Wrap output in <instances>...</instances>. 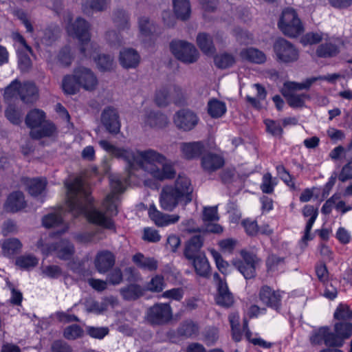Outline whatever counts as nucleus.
<instances>
[{
  "mask_svg": "<svg viewBox=\"0 0 352 352\" xmlns=\"http://www.w3.org/2000/svg\"><path fill=\"white\" fill-rule=\"evenodd\" d=\"M109 183L111 192L107 196L102 204L106 210L105 213L94 207L89 188L81 177H77L72 183L66 184L68 210L74 216L84 214L92 223L108 229L112 228L113 223L110 216L116 215L118 212V193L124 191V185L118 175H111Z\"/></svg>",
  "mask_w": 352,
  "mask_h": 352,
  "instance_id": "obj_1",
  "label": "nucleus"
},
{
  "mask_svg": "<svg viewBox=\"0 0 352 352\" xmlns=\"http://www.w3.org/2000/svg\"><path fill=\"white\" fill-rule=\"evenodd\" d=\"M98 143L101 148L111 155L122 159L126 162L128 178L125 179V183L129 182L137 168L142 169L160 181L173 179L176 175L174 163L156 150L152 148L132 150L120 148L113 146L107 140H100Z\"/></svg>",
  "mask_w": 352,
  "mask_h": 352,
  "instance_id": "obj_2",
  "label": "nucleus"
},
{
  "mask_svg": "<svg viewBox=\"0 0 352 352\" xmlns=\"http://www.w3.org/2000/svg\"><path fill=\"white\" fill-rule=\"evenodd\" d=\"M192 192L190 180L185 175H179L174 184L162 188L160 206L164 210L173 211L179 204L186 206L192 201Z\"/></svg>",
  "mask_w": 352,
  "mask_h": 352,
  "instance_id": "obj_3",
  "label": "nucleus"
},
{
  "mask_svg": "<svg viewBox=\"0 0 352 352\" xmlns=\"http://www.w3.org/2000/svg\"><path fill=\"white\" fill-rule=\"evenodd\" d=\"M65 21L68 23L66 26L67 34L78 40L81 55L87 58L96 59L98 55V45L91 41L88 22L78 17L72 23V16L69 14L66 16Z\"/></svg>",
  "mask_w": 352,
  "mask_h": 352,
  "instance_id": "obj_4",
  "label": "nucleus"
},
{
  "mask_svg": "<svg viewBox=\"0 0 352 352\" xmlns=\"http://www.w3.org/2000/svg\"><path fill=\"white\" fill-rule=\"evenodd\" d=\"M19 96L24 103H33L38 97V91L32 82L21 83L17 80L12 81L5 89L4 98L10 100Z\"/></svg>",
  "mask_w": 352,
  "mask_h": 352,
  "instance_id": "obj_5",
  "label": "nucleus"
},
{
  "mask_svg": "<svg viewBox=\"0 0 352 352\" xmlns=\"http://www.w3.org/2000/svg\"><path fill=\"white\" fill-rule=\"evenodd\" d=\"M278 27L283 34L291 38L296 37L304 32L303 25L297 12L292 8L283 10Z\"/></svg>",
  "mask_w": 352,
  "mask_h": 352,
  "instance_id": "obj_6",
  "label": "nucleus"
},
{
  "mask_svg": "<svg viewBox=\"0 0 352 352\" xmlns=\"http://www.w3.org/2000/svg\"><path fill=\"white\" fill-rule=\"evenodd\" d=\"M314 82V79L308 78L302 83L295 82H285L282 92L283 96L286 98L289 106L293 108L304 107L306 100L309 99V96L305 94H297L296 91L309 89Z\"/></svg>",
  "mask_w": 352,
  "mask_h": 352,
  "instance_id": "obj_7",
  "label": "nucleus"
},
{
  "mask_svg": "<svg viewBox=\"0 0 352 352\" xmlns=\"http://www.w3.org/2000/svg\"><path fill=\"white\" fill-rule=\"evenodd\" d=\"M37 246L43 254L47 256L54 254L57 258L65 261L71 259L75 252L73 244L67 239H61L52 243H43L41 240Z\"/></svg>",
  "mask_w": 352,
  "mask_h": 352,
  "instance_id": "obj_8",
  "label": "nucleus"
},
{
  "mask_svg": "<svg viewBox=\"0 0 352 352\" xmlns=\"http://www.w3.org/2000/svg\"><path fill=\"white\" fill-rule=\"evenodd\" d=\"M172 54L180 61L191 64L199 58V52L191 43L183 41H173L170 44Z\"/></svg>",
  "mask_w": 352,
  "mask_h": 352,
  "instance_id": "obj_9",
  "label": "nucleus"
},
{
  "mask_svg": "<svg viewBox=\"0 0 352 352\" xmlns=\"http://www.w3.org/2000/svg\"><path fill=\"white\" fill-rule=\"evenodd\" d=\"M173 318L172 308L168 303H155L146 313L145 319L151 324L161 325L168 323Z\"/></svg>",
  "mask_w": 352,
  "mask_h": 352,
  "instance_id": "obj_10",
  "label": "nucleus"
},
{
  "mask_svg": "<svg viewBox=\"0 0 352 352\" xmlns=\"http://www.w3.org/2000/svg\"><path fill=\"white\" fill-rule=\"evenodd\" d=\"M274 51L277 61L283 63L296 62L299 58V52L296 47L284 38H279L274 44Z\"/></svg>",
  "mask_w": 352,
  "mask_h": 352,
  "instance_id": "obj_11",
  "label": "nucleus"
},
{
  "mask_svg": "<svg viewBox=\"0 0 352 352\" xmlns=\"http://www.w3.org/2000/svg\"><path fill=\"white\" fill-rule=\"evenodd\" d=\"M241 261L234 263L235 267L243 274L245 279H250L256 276V269L259 263V259L256 255L245 250L241 252Z\"/></svg>",
  "mask_w": 352,
  "mask_h": 352,
  "instance_id": "obj_12",
  "label": "nucleus"
},
{
  "mask_svg": "<svg viewBox=\"0 0 352 352\" xmlns=\"http://www.w3.org/2000/svg\"><path fill=\"white\" fill-rule=\"evenodd\" d=\"M197 115L189 109H182L175 113L173 122L176 127L184 131L192 130L199 123Z\"/></svg>",
  "mask_w": 352,
  "mask_h": 352,
  "instance_id": "obj_13",
  "label": "nucleus"
},
{
  "mask_svg": "<svg viewBox=\"0 0 352 352\" xmlns=\"http://www.w3.org/2000/svg\"><path fill=\"white\" fill-rule=\"evenodd\" d=\"M310 342L312 344H322L327 346L340 347V341L338 338L333 337V333L327 327H322L312 331L310 336Z\"/></svg>",
  "mask_w": 352,
  "mask_h": 352,
  "instance_id": "obj_14",
  "label": "nucleus"
},
{
  "mask_svg": "<svg viewBox=\"0 0 352 352\" xmlns=\"http://www.w3.org/2000/svg\"><path fill=\"white\" fill-rule=\"evenodd\" d=\"M283 292L274 290L269 286H263L259 291L258 298L265 305L278 311L281 306Z\"/></svg>",
  "mask_w": 352,
  "mask_h": 352,
  "instance_id": "obj_15",
  "label": "nucleus"
},
{
  "mask_svg": "<svg viewBox=\"0 0 352 352\" xmlns=\"http://www.w3.org/2000/svg\"><path fill=\"white\" fill-rule=\"evenodd\" d=\"M74 70L75 76L78 78L80 88L89 91L96 89L98 81L96 76L90 69L79 67Z\"/></svg>",
  "mask_w": 352,
  "mask_h": 352,
  "instance_id": "obj_16",
  "label": "nucleus"
},
{
  "mask_svg": "<svg viewBox=\"0 0 352 352\" xmlns=\"http://www.w3.org/2000/svg\"><path fill=\"white\" fill-rule=\"evenodd\" d=\"M101 122L109 133L117 134L120 131V123L116 109L111 107L105 108L101 115Z\"/></svg>",
  "mask_w": 352,
  "mask_h": 352,
  "instance_id": "obj_17",
  "label": "nucleus"
},
{
  "mask_svg": "<svg viewBox=\"0 0 352 352\" xmlns=\"http://www.w3.org/2000/svg\"><path fill=\"white\" fill-rule=\"evenodd\" d=\"M148 213L150 219L159 227H164L175 223L179 219V216L177 214L162 213L156 208L154 204L149 206Z\"/></svg>",
  "mask_w": 352,
  "mask_h": 352,
  "instance_id": "obj_18",
  "label": "nucleus"
},
{
  "mask_svg": "<svg viewBox=\"0 0 352 352\" xmlns=\"http://www.w3.org/2000/svg\"><path fill=\"white\" fill-rule=\"evenodd\" d=\"M179 148L182 157L187 160L197 158L205 151V145L200 141L182 142Z\"/></svg>",
  "mask_w": 352,
  "mask_h": 352,
  "instance_id": "obj_19",
  "label": "nucleus"
},
{
  "mask_svg": "<svg viewBox=\"0 0 352 352\" xmlns=\"http://www.w3.org/2000/svg\"><path fill=\"white\" fill-rule=\"evenodd\" d=\"M119 60L124 68H135L140 62V56L134 49L124 48L120 52Z\"/></svg>",
  "mask_w": 352,
  "mask_h": 352,
  "instance_id": "obj_20",
  "label": "nucleus"
},
{
  "mask_svg": "<svg viewBox=\"0 0 352 352\" xmlns=\"http://www.w3.org/2000/svg\"><path fill=\"white\" fill-rule=\"evenodd\" d=\"M224 164L223 158L216 153H208L201 157V167L208 173H212L221 168Z\"/></svg>",
  "mask_w": 352,
  "mask_h": 352,
  "instance_id": "obj_21",
  "label": "nucleus"
},
{
  "mask_svg": "<svg viewBox=\"0 0 352 352\" xmlns=\"http://www.w3.org/2000/svg\"><path fill=\"white\" fill-rule=\"evenodd\" d=\"M94 263L100 273H105L113 266L115 256L109 251H101L97 254Z\"/></svg>",
  "mask_w": 352,
  "mask_h": 352,
  "instance_id": "obj_22",
  "label": "nucleus"
},
{
  "mask_svg": "<svg viewBox=\"0 0 352 352\" xmlns=\"http://www.w3.org/2000/svg\"><path fill=\"white\" fill-rule=\"evenodd\" d=\"M21 182L28 192L34 197L41 195L47 185V181L43 178H23Z\"/></svg>",
  "mask_w": 352,
  "mask_h": 352,
  "instance_id": "obj_23",
  "label": "nucleus"
},
{
  "mask_svg": "<svg viewBox=\"0 0 352 352\" xmlns=\"http://www.w3.org/2000/svg\"><path fill=\"white\" fill-rule=\"evenodd\" d=\"M302 212L303 216L305 218H309L306 223L305 234L302 238V242L306 245L307 241L311 239V237L310 236V232L312 229L314 222L316 221L318 217V211L317 208H314V206L311 205H306L303 208Z\"/></svg>",
  "mask_w": 352,
  "mask_h": 352,
  "instance_id": "obj_24",
  "label": "nucleus"
},
{
  "mask_svg": "<svg viewBox=\"0 0 352 352\" xmlns=\"http://www.w3.org/2000/svg\"><path fill=\"white\" fill-rule=\"evenodd\" d=\"M195 269L196 274L203 278H208L210 275L211 267L205 254H200L198 256L188 259Z\"/></svg>",
  "mask_w": 352,
  "mask_h": 352,
  "instance_id": "obj_25",
  "label": "nucleus"
},
{
  "mask_svg": "<svg viewBox=\"0 0 352 352\" xmlns=\"http://www.w3.org/2000/svg\"><path fill=\"white\" fill-rule=\"evenodd\" d=\"M144 123L151 127L162 128L167 125L168 118L159 112L146 111L142 119Z\"/></svg>",
  "mask_w": 352,
  "mask_h": 352,
  "instance_id": "obj_26",
  "label": "nucleus"
},
{
  "mask_svg": "<svg viewBox=\"0 0 352 352\" xmlns=\"http://www.w3.org/2000/svg\"><path fill=\"white\" fill-rule=\"evenodd\" d=\"M26 206L25 197L21 192L16 191L11 193L8 197L5 204V208L7 211L11 212H18Z\"/></svg>",
  "mask_w": 352,
  "mask_h": 352,
  "instance_id": "obj_27",
  "label": "nucleus"
},
{
  "mask_svg": "<svg viewBox=\"0 0 352 352\" xmlns=\"http://www.w3.org/2000/svg\"><path fill=\"white\" fill-rule=\"evenodd\" d=\"M251 95L246 96L247 101L254 108L260 109L261 102L265 99L267 96L265 88L259 84H254L251 87Z\"/></svg>",
  "mask_w": 352,
  "mask_h": 352,
  "instance_id": "obj_28",
  "label": "nucleus"
},
{
  "mask_svg": "<svg viewBox=\"0 0 352 352\" xmlns=\"http://www.w3.org/2000/svg\"><path fill=\"white\" fill-rule=\"evenodd\" d=\"M203 238L201 236H194L187 243L184 255L185 257L188 260L198 256L200 254H205L201 252L200 250L203 246Z\"/></svg>",
  "mask_w": 352,
  "mask_h": 352,
  "instance_id": "obj_29",
  "label": "nucleus"
},
{
  "mask_svg": "<svg viewBox=\"0 0 352 352\" xmlns=\"http://www.w3.org/2000/svg\"><path fill=\"white\" fill-rule=\"evenodd\" d=\"M63 210L48 214L43 218V225L46 228H55L62 226L61 232L67 230V226L63 223Z\"/></svg>",
  "mask_w": 352,
  "mask_h": 352,
  "instance_id": "obj_30",
  "label": "nucleus"
},
{
  "mask_svg": "<svg viewBox=\"0 0 352 352\" xmlns=\"http://www.w3.org/2000/svg\"><path fill=\"white\" fill-rule=\"evenodd\" d=\"M110 3V0H82V12L87 15H91L94 12L105 10Z\"/></svg>",
  "mask_w": 352,
  "mask_h": 352,
  "instance_id": "obj_31",
  "label": "nucleus"
},
{
  "mask_svg": "<svg viewBox=\"0 0 352 352\" xmlns=\"http://www.w3.org/2000/svg\"><path fill=\"white\" fill-rule=\"evenodd\" d=\"M30 134L33 139L53 137L56 134V128L53 123L44 121L38 127L32 129Z\"/></svg>",
  "mask_w": 352,
  "mask_h": 352,
  "instance_id": "obj_32",
  "label": "nucleus"
},
{
  "mask_svg": "<svg viewBox=\"0 0 352 352\" xmlns=\"http://www.w3.org/2000/svg\"><path fill=\"white\" fill-rule=\"evenodd\" d=\"M240 56L243 60L256 64L263 63L266 60V56L265 54L263 52L253 47H250L241 50L240 52Z\"/></svg>",
  "mask_w": 352,
  "mask_h": 352,
  "instance_id": "obj_33",
  "label": "nucleus"
},
{
  "mask_svg": "<svg viewBox=\"0 0 352 352\" xmlns=\"http://www.w3.org/2000/svg\"><path fill=\"white\" fill-rule=\"evenodd\" d=\"M133 263L140 268L147 271H155L158 267L154 258L146 257L141 253L135 254L132 258Z\"/></svg>",
  "mask_w": 352,
  "mask_h": 352,
  "instance_id": "obj_34",
  "label": "nucleus"
},
{
  "mask_svg": "<svg viewBox=\"0 0 352 352\" xmlns=\"http://www.w3.org/2000/svg\"><path fill=\"white\" fill-rule=\"evenodd\" d=\"M334 331L333 337L340 340V346H342L344 340L352 335V324L349 322H338L334 324Z\"/></svg>",
  "mask_w": 352,
  "mask_h": 352,
  "instance_id": "obj_35",
  "label": "nucleus"
},
{
  "mask_svg": "<svg viewBox=\"0 0 352 352\" xmlns=\"http://www.w3.org/2000/svg\"><path fill=\"white\" fill-rule=\"evenodd\" d=\"M173 10L176 16L183 21L187 20L191 13L188 0H173Z\"/></svg>",
  "mask_w": 352,
  "mask_h": 352,
  "instance_id": "obj_36",
  "label": "nucleus"
},
{
  "mask_svg": "<svg viewBox=\"0 0 352 352\" xmlns=\"http://www.w3.org/2000/svg\"><path fill=\"white\" fill-rule=\"evenodd\" d=\"M197 43L203 53L208 56L213 55L215 52L212 38L206 33H200L197 35Z\"/></svg>",
  "mask_w": 352,
  "mask_h": 352,
  "instance_id": "obj_37",
  "label": "nucleus"
},
{
  "mask_svg": "<svg viewBox=\"0 0 352 352\" xmlns=\"http://www.w3.org/2000/svg\"><path fill=\"white\" fill-rule=\"evenodd\" d=\"M215 300L217 303L222 307H229L232 305L234 299L228 290L227 284L221 283Z\"/></svg>",
  "mask_w": 352,
  "mask_h": 352,
  "instance_id": "obj_38",
  "label": "nucleus"
},
{
  "mask_svg": "<svg viewBox=\"0 0 352 352\" xmlns=\"http://www.w3.org/2000/svg\"><path fill=\"white\" fill-rule=\"evenodd\" d=\"M3 254L6 256H11L17 253L22 248V243L16 238L7 239L1 243Z\"/></svg>",
  "mask_w": 352,
  "mask_h": 352,
  "instance_id": "obj_39",
  "label": "nucleus"
},
{
  "mask_svg": "<svg viewBox=\"0 0 352 352\" xmlns=\"http://www.w3.org/2000/svg\"><path fill=\"white\" fill-rule=\"evenodd\" d=\"M199 330V328L197 323L191 320H187L179 325L177 329V333L180 336L191 338L197 335Z\"/></svg>",
  "mask_w": 352,
  "mask_h": 352,
  "instance_id": "obj_40",
  "label": "nucleus"
},
{
  "mask_svg": "<svg viewBox=\"0 0 352 352\" xmlns=\"http://www.w3.org/2000/svg\"><path fill=\"white\" fill-rule=\"evenodd\" d=\"M62 88L65 93L73 95L79 91L80 87L78 78L75 76V70L72 75H66L62 81Z\"/></svg>",
  "mask_w": 352,
  "mask_h": 352,
  "instance_id": "obj_41",
  "label": "nucleus"
},
{
  "mask_svg": "<svg viewBox=\"0 0 352 352\" xmlns=\"http://www.w3.org/2000/svg\"><path fill=\"white\" fill-rule=\"evenodd\" d=\"M120 294L124 300H134L144 294V289L140 285L131 284L122 288Z\"/></svg>",
  "mask_w": 352,
  "mask_h": 352,
  "instance_id": "obj_42",
  "label": "nucleus"
},
{
  "mask_svg": "<svg viewBox=\"0 0 352 352\" xmlns=\"http://www.w3.org/2000/svg\"><path fill=\"white\" fill-rule=\"evenodd\" d=\"M45 113L40 109H34L29 112L26 116V124L31 128L36 129L45 121Z\"/></svg>",
  "mask_w": 352,
  "mask_h": 352,
  "instance_id": "obj_43",
  "label": "nucleus"
},
{
  "mask_svg": "<svg viewBox=\"0 0 352 352\" xmlns=\"http://www.w3.org/2000/svg\"><path fill=\"white\" fill-rule=\"evenodd\" d=\"M208 112L212 118H220L226 112V104L217 99H211L208 102Z\"/></svg>",
  "mask_w": 352,
  "mask_h": 352,
  "instance_id": "obj_44",
  "label": "nucleus"
},
{
  "mask_svg": "<svg viewBox=\"0 0 352 352\" xmlns=\"http://www.w3.org/2000/svg\"><path fill=\"white\" fill-rule=\"evenodd\" d=\"M138 26L140 37H141L142 40H146L147 38L150 37L151 34L155 31L153 23L146 16H142L139 19Z\"/></svg>",
  "mask_w": 352,
  "mask_h": 352,
  "instance_id": "obj_45",
  "label": "nucleus"
},
{
  "mask_svg": "<svg viewBox=\"0 0 352 352\" xmlns=\"http://www.w3.org/2000/svg\"><path fill=\"white\" fill-rule=\"evenodd\" d=\"M113 21L120 30L129 29V14L123 10L118 9L113 12Z\"/></svg>",
  "mask_w": 352,
  "mask_h": 352,
  "instance_id": "obj_46",
  "label": "nucleus"
},
{
  "mask_svg": "<svg viewBox=\"0 0 352 352\" xmlns=\"http://www.w3.org/2000/svg\"><path fill=\"white\" fill-rule=\"evenodd\" d=\"M333 317L340 322H350V321H352V311L347 305L340 304L336 308Z\"/></svg>",
  "mask_w": 352,
  "mask_h": 352,
  "instance_id": "obj_47",
  "label": "nucleus"
},
{
  "mask_svg": "<svg viewBox=\"0 0 352 352\" xmlns=\"http://www.w3.org/2000/svg\"><path fill=\"white\" fill-rule=\"evenodd\" d=\"M170 100L168 86L162 87L156 91L155 101L158 106H166Z\"/></svg>",
  "mask_w": 352,
  "mask_h": 352,
  "instance_id": "obj_48",
  "label": "nucleus"
},
{
  "mask_svg": "<svg viewBox=\"0 0 352 352\" xmlns=\"http://www.w3.org/2000/svg\"><path fill=\"white\" fill-rule=\"evenodd\" d=\"M215 65L221 69H226L232 66L235 63L234 57L230 54H222L214 57Z\"/></svg>",
  "mask_w": 352,
  "mask_h": 352,
  "instance_id": "obj_49",
  "label": "nucleus"
},
{
  "mask_svg": "<svg viewBox=\"0 0 352 352\" xmlns=\"http://www.w3.org/2000/svg\"><path fill=\"white\" fill-rule=\"evenodd\" d=\"M38 260L31 254L23 255L16 260V265L22 269L29 270L38 264Z\"/></svg>",
  "mask_w": 352,
  "mask_h": 352,
  "instance_id": "obj_50",
  "label": "nucleus"
},
{
  "mask_svg": "<svg viewBox=\"0 0 352 352\" xmlns=\"http://www.w3.org/2000/svg\"><path fill=\"white\" fill-rule=\"evenodd\" d=\"M209 252L212 255L215 261L217 269L222 274H226L228 273L229 264L227 261H224L219 252L214 249H209Z\"/></svg>",
  "mask_w": 352,
  "mask_h": 352,
  "instance_id": "obj_51",
  "label": "nucleus"
},
{
  "mask_svg": "<svg viewBox=\"0 0 352 352\" xmlns=\"http://www.w3.org/2000/svg\"><path fill=\"white\" fill-rule=\"evenodd\" d=\"M276 185V182H275V179L272 178V176L270 173H267L263 175L260 186L261 190L263 193L272 194L274 192Z\"/></svg>",
  "mask_w": 352,
  "mask_h": 352,
  "instance_id": "obj_52",
  "label": "nucleus"
},
{
  "mask_svg": "<svg viewBox=\"0 0 352 352\" xmlns=\"http://www.w3.org/2000/svg\"><path fill=\"white\" fill-rule=\"evenodd\" d=\"M338 53V48L332 43H326L318 47L316 54L320 57H331Z\"/></svg>",
  "mask_w": 352,
  "mask_h": 352,
  "instance_id": "obj_53",
  "label": "nucleus"
},
{
  "mask_svg": "<svg viewBox=\"0 0 352 352\" xmlns=\"http://www.w3.org/2000/svg\"><path fill=\"white\" fill-rule=\"evenodd\" d=\"M84 334L83 329L78 324H72L64 329L63 336L67 340H76Z\"/></svg>",
  "mask_w": 352,
  "mask_h": 352,
  "instance_id": "obj_54",
  "label": "nucleus"
},
{
  "mask_svg": "<svg viewBox=\"0 0 352 352\" xmlns=\"http://www.w3.org/2000/svg\"><path fill=\"white\" fill-rule=\"evenodd\" d=\"M73 58V54L68 46L62 48L57 56L58 62L63 66H69L72 63Z\"/></svg>",
  "mask_w": 352,
  "mask_h": 352,
  "instance_id": "obj_55",
  "label": "nucleus"
},
{
  "mask_svg": "<svg viewBox=\"0 0 352 352\" xmlns=\"http://www.w3.org/2000/svg\"><path fill=\"white\" fill-rule=\"evenodd\" d=\"M98 67L102 71H107L113 67V58L107 55H98L94 59Z\"/></svg>",
  "mask_w": 352,
  "mask_h": 352,
  "instance_id": "obj_56",
  "label": "nucleus"
},
{
  "mask_svg": "<svg viewBox=\"0 0 352 352\" xmlns=\"http://www.w3.org/2000/svg\"><path fill=\"white\" fill-rule=\"evenodd\" d=\"M87 334L95 339L101 340L109 333V328L104 327H96L88 326L86 327Z\"/></svg>",
  "mask_w": 352,
  "mask_h": 352,
  "instance_id": "obj_57",
  "label": "nucleus"
},
{
  "mask_svg": "<svg viewBox=\"0 0 352 352\" xmlns=\"http://www.w3.org/2000/svg\"><path fill=\"white\" fill-rule=\"evenodd\" d=\"M165 287L164 277L157 275L151 278L147 285V289L153 292H160Z\"/></svg>",
  "mask_w": 352,
  "mask_h": 352,
  "instance_id": "obj_58",
  "label": "nucleus"
},
{
  "mask_svg": "<svg viewBox=\"0 0 352 352\" xmlns=\"http://www.w3.org/2000/svg\"><path fill=\"white\" fill-rule=\"evenodd\" d=\"M17 52L20 69L23 72L28 71L32 66V62L28 56V52L25 50L21 51L19 49L17 50ZM29 54L30 53L29 52Z\"/></svg>",
  "mask_w": 352,
  "mask_h": 352,
  "instance_id": "obj_59",
  "label": "nucleus"
},
{
  "mask_svg": "<svg viewBox=\"0 0 352 352\" xmlns=\"http://www.w3.org/2000/svg\"><path fill=\"white\" fill-rule=\"evenodd\" d=\"M277 174L280 178L289 187L294 188L295 184L293 181L292 176L288 171L285 169L284 166L278 165L276 166Z\"/></svg>",
  "mask_w": 352,
  "mask_h": 352,
  "instance_id": "obj_60",
  "label": "nucleus"
},
{
  "mask_svg": "<svg viewBox=\"0 0 352 352\" xmlns=\"http://www.w3.org/2000/svg\"><path fill=\"white\" fill-rule=\"evenodd\" d=\"M184 296V290L182 288H173L164 292L162 297L173 300L179 301Z\"/></svg>",
  "mask_w": 352,
  "mask_h": 352,
  "instance_id": "obj_61",
  "label": "nucleus"
},
{
  "mask_svg": "<svg viewBox=\"0 0 352 352\" xmlns=\"http://www.w3.org/2000/svg\"><path fill=\"white\" fill-rule=\"evenodd\" d=\"M203 220L204 222L218 221L217 208L216 206L205 207L203 211Z\"/></svg>",
  "mask_w": 352,
  "mask_h": 352,
  "instance_id": "obj_62",
  "label": "nucleus"
},
{
  "mask_svg": "<svg viewBox=\"0 0 352 352\" xmlns=\"http://www.w3.org/2000/svg\"><path fill=\"white\" fill-rule=\"evenodd\" d=\"M42 273L49 278H58L62 275L63 272L59 266L52 265L44 267L42 270Z\"/></svg>",
  "mask_w": 352,
  "mask_h": 352,
  "instance_id": "obj_63",
  "label": "nucleus"
},
{
  "mask_svg": "<svg viewBox=\"0 0 352 352\" xmlns=\"http://www.w3.org/2000/svg\"><path fill=\"white\" fill-rule=\"evenodd\" d=\"M6 118L13 124H18L21 121V113L12 106H9L6 111Z\"/></svg>",
  "mask_w": 352,
  "mask_h": 352,
  "instance_id": "obj_64",
  "label": "nucleus"
}]
</instances>
